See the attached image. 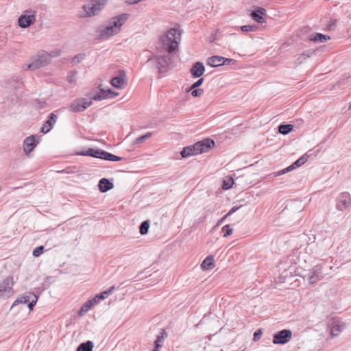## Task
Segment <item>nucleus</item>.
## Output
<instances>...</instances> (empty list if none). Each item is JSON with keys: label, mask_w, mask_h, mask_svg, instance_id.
<instances>
[{"label": "nucleus", "mask_w": 351, "mask_h": 351, "mask_svg": "<svg viewBox=\"0 0 351 351\" xmlns=\"http://www.w3.org/2000/svg\"><path fill=\"white\" fill-rule=\"evenodd\" d=\"M181 40V32L177 29L172 28L160 38V42L156 47L158 53H174L178 50Z\"/></svg>", "instance_id": "f257e3e1"}, {"label": "nucleus", "mask_w": 351, "mask_h": 351, "mask_svg": "<svg viewBox=\"0 0 351 351\" xmlns=\"http://www.w3.org/2000/svg\"><path fill=\"white\" fill-rule=\"evenodd\" d=\"M129 16V14L124 13L111 18L106 25L102 26L97 30V36L104 38L117 34L120 32L121 27L127 21Z\"/></svg>", "instance_id": "f03ea898"}, {"label": "nucleus", "mask_w": 351, "mask_h": 351, "mask_svg": "<svg viewBox=\"0 0 351 351\" xmlns=\"http://www.w3.org/2000/svg\"><path fill=\"white\" fill-rule=\"evenodd\" d=\"M174 62V56L171 53H158L149 58L147 62L154 64L159 73L167 72Z\"/></svg>", "instance_id": "7ed1b4c3"}, {"label": "nucleus", "mask_w": 351, "mask_h": 351, "mask_svg": "<svg viewBox=\"0 0 351 351\" xmlns=\"http://www.w3.org/2000/svg\"><path fill=\"white\" fill-rule=\"evenodd\" d=\"M215 145V141L206 138L193 145L186 146L180 152L181 154H204L209 152Z\"/></svg>", "instance_id": "20e7f679"}, {"label": "nucleus", "mask_w": 351, "mask_h": 351, "mask_svg": "<svg viewBox=\"0 0 351 351\" xmlns=\"http://www.w3.org/2000/svg\"><path fill=\"white\" fill-rule=\"evenodd\" d=\"M108 0H89L82 6L84 14L82 17H91L97 15L106 5Z\"/></svg>", "instance_id": "39448f33"}, {"label": "nucleus", "mask_w": 351, "mask_h": 351, "mask_svg": "<svg viewBox=\"0 0 351 351\" xmlns=\"http://www.w3.org/2000/svg\"><path fill=\"white\" fill-rule=\"evenodd\" d=\"M50 62V55L45 51H40L32 59L31 63L27 66L29 70H36L47 66Z\"/></svg>", "instance_id": "423d86ee"}, {"label": "nucleus", "mask_w": 351, "mask_h": 351, "mask_svg": "<svg viewBox=\"0 0 351 351\" xmlns=\"http://www.w3.org/2000/svg\"><path fill=\"white\" fill-rule=\"evenodd\" d=\"M36 11L29 9L23 12L18 19L19 26L21 28H27L36 22Z\"/></svg>", "instance_id": "0eeeda50"}, {"label": "nucleus", "mask_w": 351, "mask_h": 351, "mask_svg": "<svg viewBox=\"0 0 351 351\" xmlns=\"http://www.w3.org/2000/svg\"><path fill=\"white\" fill-rule=\"evenodd\" d=\"M14 285V278L12 276L6 277L0 283V298H9L13 293V286Z\"/></svg>", "instance_id": "6e6552de"}, {"label": "nucleus", "mask_w": 351, "mask_h": 351, "mask_svg": "<svg viewBox=\"0 0 351 351\" xmlns=\"http://www.w3.org/2000/svg\"><path fill=\"white\" fill-rule=\"evenodd\" d=\"M92 104V101L86 98L75 99L69 106V110L73 112H82Z\"/></svg>", "instance_id": "1a4fd4ad"}, {"label": "nucleus", "mask_w": 351, "mask_h": 351, "mask_svg": "<svg viewBox=\"0 0 351 351\" xmlns=\"http://www.w3.org/2000/svg\"><path fill=\"white\" fill-rule=\"evenodd\" d=\"M37 296L33 293H28L27 295H23L17 298L12 305V308L19 304H27L28 308L30 311L33 309L37 302Z\"/></svg>", "instance_id": "9d476101"}, {"label": "nucleus", "mask_w": 351, "mask_h": 351, "mask_svg": "<svg viewBox=\"0 0 351 351\" xmlns=\"http://www.w3.org/2000/svg\"><path fill=\"white\" fill-rule=\"evenodd\" d=\"M292 337V332L290 330L284 329L276 332L273 337L274 344H285L288 343Z\"/></svg>", "instance_id": "9b49d317"}, {"label": "nucleus", "mask_w": 351, "mask_h": 351, "mask_svg": "<svg viewBox=\"0 0 351 351\" xmlns=\"http://www.w3.org/2000/svg\"><path fill=\"white\" fill-rule=\"evenodd\" d=\"M308 158V155H302L299 159H298L294 163H293L291 165L289 166L288 167L278 171L277 172L274 173V176H280L282 174H285L287 172H289L292 171L293 169L299 167L304 165Z\"/></svg>", "instance_id": "f8f14e48"}, {"label": "nucleus", "mask_w": 351, "mask_h": 351, "mask_svg": "<svg viewBox=\"0 0 351 351\" xmlns=\"http://www.w3.org/2000/svg\"><path fill=\"white\" fill-rule=\"evenodd\" d=\"M57 119L58 117L56 114H49L48 119L43 124L40 131L44 134L48 133L54 126L56 122L57 121Z\"/></svg>", "instance_id": "ddd939ff"}, {"label": "nucleus", "mask_w": 351, "mask_h": 351, "mask_svg": "<svg viewBox=\"0 0 351 351\" xmlns=\"http://www.w3.org/2000/svg\"><path fill=\"white\" fill-rule=\"evenodd\" d=\"M117 95L118 93L112 91L111 89H108L107 90L101 89L99 94L91 96L90 99L95 101L103 100L108 98H114Z\"/></svg>", "instance_id": "4468645a"}, {"label": "nucleus", "mask_w": 351, "mask_h": 351, "mask_svg": "<svg viewBox=\"0 0 351 351\" xmlns=\"http://www.w3.org/2000/svg\"><path fill=\"white\" fill-rule=\"evenodd\" d=\"M350 201V194L348 193H341L337 204V208L339 210L343 211L349 206Z\"/></svg>", "instance_id": "2eb2a0df"}, {"label": "nucleus", "mask_w": 351, "mask_h": 351, "mask_svg": "<svg viewBox=\"0 0 351 351\" xmlns=\"http://www.w3.org/2000/svg\"><path fill=\"white\" fill-rule=\"evenodd\" d=\"M266 10L263 8H258L256 10H254L250 14L251 17L256 22L259 23H263L265 22L263 15L266 14Z\"/></svg>", "instance_id": "dca6fc26"}, {"label": "nucleus", "mask_w": 351, "mask_h": 351, "mask_svg": "<svg viewBox=\"0 0 351 351\" xmlns=\"http://www.w3.org/2000/svg\"><path fill=\"white\" fill-rule=\"evenodd\" d=\"M110 83L112 86L121 88L126 84L125 73L120 71L119 75L112 78Z\"/></svg>", "instance_id": "f3484780"}, {"label": "nucleus", "mask_w": 351, "mask_h": 351, "mask_svg": "<svg viewBox=\"0 0 351 351\" xmlns=\"http://www.w3.org/2000/svg\"><path fill=\"white\" fill-rule=\"evenodd\" d=\"M322 278V274L320 268L319 267H315L313 271L308 273L307 280L310 284H314Z\"/></svg>", "instance_id": "a211bd4d"}, {"label": "nucleus", "mask_w": 351, "mask_h": 351, "mask_svg": "<svg viewBox=\"0 0 351 351\" xmlns=\"http://www.w3.org/2000/svg\"><path fill=\"white\" fill-rule=\"evenodd\" d=\"M37 142L34 136L32 135L26 138L23 142V149L26 154L30 153L36 147Z\"/></svg>", "instance_id": "6ab92c4d"}, {"label": "nucleus", "mask_w": 351, "mask_h": 351, "mask_svg": "<svg viewBox=\"0 0 351 351\" xmlns=\"http://www.w3.org/2000/svg\"><path fill=\"white\" fill-rule=\"evenodd\" d=\"M205 71L204 64L200 62H195L191 69V73L193 77H199Z\"/></svg>", "instance_id": "aec40b11"}, {"label": "nucleus", "mask_w": 351, "mask_h": 351, "mask_svg": "<svg viewBox=\"0 0 351 351\" xmlns=\"http://www.w3.org/2000/svg\"><path fill=\"white\" fill-rule=\"evenodd\" d=\"M101 192L105 193L113 188V184L106 178H102L99 180L98 184Z\"/></svg>", "instance_id": "412c9836"}, {"label": "nucleus", "mask_w": 351, "mask_h": 351, "mask_svg": "<svg viewBox=\"0 0 351 351\" xmlns=\"http://www.w3.org/2000/svg\"><path fill=\"white\" fill-rule=\"evenodd\" d=\"M223 60V57L219 56H213L210 57L207 60V64L212 67H217L219 66H222V61Z\"/></svg>", "instance_id": "4be33fe9"}, {"label": "nucleus", "mask_w": 351, "mask_h": 351, "mask_svg": "<svg viewBox=\"0 0 351 351\" xmlns=\"http://www.w3.org/2000/svg\"><path fill=\"white\" fill-rule=\"evenodd\" d=\"M167 334L165 331L162 330L160 335L157 336L156 339L154 341V349L152 351H159L162 347L165 338Z\"/></svg>", "instance_id": "5701e85b"}, {"label": "nucleus", "mask_w": 351, "mask_h": 351, "mask_svg": "<svg viewBox=\"0 0 351 351\" xmlns=\"http://www.w3.org/2000/svg\"><path fill=\"white\" fill-rule=\"evenodd\" d=\"M330 36L322 34L321 33H316L310 36L309 40L315 43H324L330 40Z\"/></svg>", "instance_id": "b1692460"}, {"label": "nucleus", "mask_w": 351, "mask_h": 351, "mask_svg": "<svg viewBox=\"0 0 351 351\" xmlns=\"http://www.w3.org/2000/svg\"><path fill=\"white\" fill-rule=\"evenodd\" d=\"M344 325L339 322H335L330 328V335L332 337H337L342 331Z\"/></svg>", "instance_id": "393cba45"}, {"label": "nucleus", "mask_w": 351, "mask_h": 351, "mask_svg": "<svg viewBox=\"0 0 351 351\" xmlns=\"http://www.w3.org/2000/svg\"><path fill=\"white\" fill-rule=\"evenodd\" d=\"M201 267L204 270H209L214 267V259L212 256H207L202 263Z\"/></svg>", "instance_id": "a878e982"}, {"label": "nucleus", "mask_w": 351, "mask_h": 351, "mask_svg": "<svg viewBox=\"0 0 351 351\" xmlns=\"http://www.w3.org/2000/svg\"><path fill=\"white\" fill-rule=\"evenodd\" d=\"M313 53V51L312 50H307L306 51H304L301 54H300L297 59H296V63L298 64H302L307 58H310Z\"/></svg>", "instance_id": "bb28decb"}, {"label": "nucleus", "mask_w": 351, "mask_h": 351, "mask_svg": "<svg viewBox=\"0 0 351 351\" xmlns=\"http://www.w3.org/2000/svg\"><path fill=\"white\" fill-rule=\"evenodd\" d=\"M90 156H93L95 158H99L101 159L110 160V161H119L121 160V158L119 157L117 155H90Z\"/></svg>", "instance_id": "cd10ccee"}, {"label": "nucleus", "mask_w": 351, "mask_h": 351, "mask_svg": "<svg viewBox=\"0 0 351 351\" xmlns=\"http://www.w3.org/2000/svg\"><path fill=\"white\" fill-rule=\"evenodd\" d=\"M293 130L291 124H281L278 126V132L282 134H287Z\"/></svg>", "instance_id": "c85d7f7f"}, {"label": "nucleus", "mask_w": 351, "mask_h": 351, "mask_svg": "<svg viewBox=\"0 0 351 351\" xmlns=\"http://www.w3.org/2000/svg\"><path fill=\"white\" fill-rule=\"evenodd\" d=\"M93 347V342L88 341L85 343L80 344V346L77 347V351H92Z\"/></svg>", "instance_id": "c756f323"}, {"label": "nucleus", "mask_w": 351, "mask_h": 351, "mask_svg": "<svg viewBox=\"0 0 351 351\" xmlns=\"http://www.w3.org/2000/svg\"><path fill=\"white\" fill-rule=\"evenodd\" d=\"M152 132H147L145 134L142 135V136L136 138L134 141L133 144L134 145H138V144L143 143L147 140L149 139L152 137Z\"/></svg>", "instance_id": "7c9ffc66"}, {"label": "nucleus", "mask_w": 351, "mask_h": 351, "mask_svg": "<svg viewBox=\"0 0 351 351\" xmlns=\"http://www.w3.org/2000/svg\"><path fill=\"white\" fill-rule=\"evenodd\" d=\"M75 154H109L108 152L101 150L100 149H95V148H88L86 151H82L79 152H76Z\"/></svg>", "instance_id": "2f4dec72"}, {"label": "nucleus", "mask_w": 351, "mask_h": 351, "mask_svg": "<svg viewBox=\"0 0 351 351\" xmlns=\"http://www.w3.org/2000/svg\"><path fill=\"white\" fill-rule=\"evenodd\" d=\"M149 228V221H145L141 224L139 232L143 235L145 234L148 232Z\"/></svg>", "instance_id": "473e14b6"}, {"label": "nucleus", "mask_w": 351, "mask_h": 351, "mask_svg": "<svg viewBox=\"0 0 351 351\" xmlns=\"http://www.w3.org/2000/svg\"><path fill=\"white\" fill-rule=\"evenodd\" d=\"M234 184V180L232 178H228L226 180H223V189H229L232 187Z\"/></svg>", "instance_id": "72a5a7b5"}, {"label": "nucleus", "mask_w": 351, "mask_h": 351, "mask_svg": "<svg viewBox=\"0 0 351 351\" xmlns=\"http://www.w3.org/2000/svg\"><path fill=\"white\" fill-rule=\"evenodd\" d=\"M241 30L245 32H255L257 30L256 25H243L240 27Z\"/></svg>", "instance_id": "f704fd0d"}, {"label": "nucleus", "mask_w": 351, "mask_h": 351, "mask_svg": "<svg viewBox=\"0 0 351 351\" xmlns=\"http://www.w3.org/2000/svg\"><path fill=\"white\" fill-rule=\"evenodd\" d=\"M93 306L90 304V302L87 301L82 307L80 311V314L82 315L83 313H85L88 312Z\"/></svg>", "instance_id": "c9c22d12"}, {"label": "nucleus", "mask_w": 351, "mask_h": 351, "mask_svg": "<svg viewBox=\"0 0 351 351\" xmlns=\"http://www.w3.org/2000/svg\"><path fill=\"white\" fill-rule=\"evenodd\" d=\"M99 300H104L103 294H97L93 299L88 300L92 306L97 304Z\"/></svg>", "instance_id": "e433bc0d"}, {"label": "nucleus", "mask_w": 351, "mask_h": 351, "mask_svg": "<svg viewBox=\"0 0 351 351\" xmlns=\"http://www.w3.org/2000/svg\"><path fill=\"white\" fill-rule=\"evenodd\" d=\"M84 58V54H77L75 56L73 57L72 59L71 62L73 64H77L80 63Z\"/></svg>", "instance_id": "4c0bfd02"}, {"label": "nucleus", "mask_w": 351, "mask_h": 351, "mask_svg": "<svg viewBox=\"0 0 351 351\" xmlns=\"http://www.w3.org/2000/svg\"><path fill=\"white\" fill-rule=\"evenodd\" d=\"M222 231L224 232L223 237H227L232 233V229L230 228V225H226L222 228Z\"/></svg>", "instance_id": "58836bf2"}, {"label": "nucleus", "mask_w": 351, "mask_h": 351, "mask_svg": "<svg viewBox=\"0 0 351 351\" xmlns=\"http://www.w3.org/2000/svg\"><path fill=\"white\" fill-rule=\"evenodd\" d=\"M191 91V95L194 97H200L204 93V90L202 88H197V89H195V90H193Z\"/></svg>", "instance_id": "ea45409f"}, {"label": "nucleus", "mask_w": 351, "mask_h": 351, "mask_svg": "<svg viewBox=\"0 0 351 351\" xmlns=\"http://www.w3.org/2000/svg\"><path fill=\"white\" fill-rule=\"evenodd\" d=\"M43 249H44V247L40 245L38 247H36L34 251H33V256H35V257H38L43 252Z\"/></svg>", "instance_id": "a19ab883"}, {"label": "nucleus", "mask_w": 351, "mask_h": 351, "mask_svg": "<svg viewBox=\"0 0 351 351\" xmlns=\"http://www.w3.org/2000/svg\"><path fill=\"white\" fill-rule=\"evenodd\" d=\"M239 208V206H234L232 207L229 211L228 213L223 217L221 219V220L219 221V223L221 222L225 218H226L229 215H231L232 213H234V212H236L238 209Z\"/></svg>", "instance_id": "79ce46f5"}, {"label": "nucleus", "mask_w": 351, "mask_h": 351, "mask_svg": "<svg viewBox=\"0 0 351 351\" xmlns=\"http://www.w3.org/2000/svg\"><path fill=\"white\" fill-rule=\"evenodd\" d=\"M114 289V287L112 286V287H110V289L108 290H106V291L101 293L100 294H103L104 299H105L107 296L111 295L113 293Z\"/></svg>", "instance_id": "37998d69"}, {"label": "nucleus", "mask_w": 351, "mask_h": 351, "mask_svg": "<svg viewBox=\"0 0 351 351\" xmlns=\"http://www.w3.org/2000/svg\"><path fill=\"white\" fill-rule=\"evenodd\" d=\"M60 52L61 51L60 49H56V50L52 51L51 53H49V54L50 55V60L53 57L59 56L60 55Z\"/></svg>", "instance_id": "c03bdc74"}, {"label": "nucleus", "mask_w": 351, "mask_h": 351, "mask_svg": "<svg viewBox=\"0 0 351 351\" xmlns=\"http://www.w3.org/2000/svg\"><path fill=\"white\" fill-rule=\"evenodd\" d=\"M75 74L76 73L75 72H71L69 75H68V77H67V80H68V82L69 83H73L75 82Z\"/></svg>", "instance_id": "a18cd8bd"}, {"label": "nucleus", "mask_w": 351, "mask_h": 351, "mask_svg": "<svg viewBox=\"0 0 351 351\" xmlns=\"http://www.w3.org/2000/svg\"><path fill=\"white\" fill-rule=\"evenodd\" d=\"M261 334H262V332L261 330H258L257 331H256L254 333V338H253L254 341H258L260 339Z\"/></svg>", "instance_id": "49530a36"}, {"label": "nucleus", "mask_w": 351, "mask_h": 351, "mask_svg": "<svg viewBox=\"0 0 351 351\" xmlns=\"http://www.w3.org/2000/svg\"><path fill=\"white\" fill-rule=\"evenodd\" d=\"M234 60L233 59L223 58V60L222 61V64H223V65H228V64H230V63L231 62H234Z\"/></svg>", "instance_id": "de8ad7c7"}, {"label": "nucleus", "mask_w": 351, "mask_h": 351, "mask_svg": "<svg viewBox=\"0 0 351 351\" xmlns=\"http://www.w3.org/2000/svg\"><path fill=\"white\" fill-rule=\"evenodd\" d=\"M197 87H198V86H197V84H195V83H193V84L190 86V88H188L187 92H189V91L193 90H195V89H197Z\"/></svg>", "instance_id": "09e8293b"}, {"label": "nucleus", "mask_w": 351, "mask_h": 351, "mask_svg": "<svg viewBox=\"0 0 351 351\" xmlns=\"http://www.w3.org/2000/svg\"><path fill=\"white\" fill-rule=\"evenodd\" d=\"M204 82V79L203 78H200L199 79L197 82H195V84L197 85V86L199 87V86L202 85V84Z\"/></svg>", "instance_id": "8fccbe9b"}, {"label": "nucleus", "mask_w": 351, "mask_h": 351, "mask_svg": "<svg viewBox=\"0 0 351 351\" xmlns=\"http://www.w3.org/2000/svg\"><path fill=\"white\" fill-rule=\"evenodd\" d=\"M216 39V36L215 35H212V36L210 37V42L212 43V42H214Z\"/></svg>", "instance_id": "3c124183"}, {"label": "nucleus", "mask_w": 351, "mask_h": 351, "mask_svg": "<svg viewBox=\"0 0 351 351\" xmlns=\"http://www.w3.org/2000/svg\"><path fill=\"white\" fill-rule=\"evenodd\" d=\"M189 155H182V158H185V157H187L189 156Z\"/></svg>", "instance_id": "603ef678"}, {"label": "nucleus", "mask_w": 351, "mask_h": 351, "mask_svg": "<svg viewBox=\"0 0 351 351\" xmlns=\"http://www.w3.org/2000/svg\"><path fill=\"white\" fill-rule=\"evenodd\" d=\"M349 109L350 110L351 109V102H350V106H349Z\"/></svg>", "instance_id": "864d4df0"}]
</instances>
